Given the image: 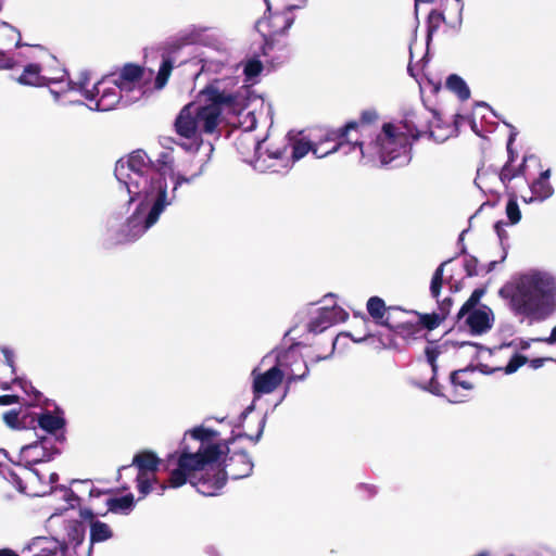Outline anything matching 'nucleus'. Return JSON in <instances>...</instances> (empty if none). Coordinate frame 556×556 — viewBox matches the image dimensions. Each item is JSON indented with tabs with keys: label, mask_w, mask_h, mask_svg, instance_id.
I'll use <instances>...</instances> for the list:
<instances>
[{
	"label": "nucleus",
	"mask_w": 556,
	"mask_h": 556,
	"mask_svg": "<svg viewBox=\"0 0 556 556\" xmlns=\"http://www.w3.org/2000/svg\"><path fill=\"white\" fill-rule=\"evenodd\" d=\"M219 435L218 431L194 427L185 432L177 454V468L169 472L166 483H160L161 493L167 486L177 489L189 482L205 496H216L227 482V472L219 466H213L220 458L222 447L211 441Z\"/></svg>",
	"instance_id": "nucleus-1"
},
{
	"label": "nucleus",
	"mask_w": 556,
	"mask_h": 556,
	"mask_svg": "<svg viewBox=\"0 0 556 556\" xmlns=\"http://www.w3.org/2000/svg\"><path fill=\"white\" fill-rule=\"evenodd\" d=\"M173 68V61L168 58L163 59L155 78L152 79L153 70L135 63H126L103 77L90 90L85 89V85L88 83L87 74H83L80 85L85 98L88 101H97V104L106 102L111 93L115 99L117 90L125 101L136 102L161 91L167 85Z\"/></svg>",
	"instance_id": "nucleus-2"
},
{
	"label": "nucleus",
	"mask_w": 556,
	"mask_h": 556,
	"mask_svg": "<svg viewBox=\"0 0 556 556\" xmlns=\"http://www.w3.org/2000/svg\"><path fill=\"white\" fill-rule=\"evenodd\" d=\"M511 311L530 324L545 320L555 309L556 282L547 273L538 270L520 275L500 290Z\"/></svg>",
	"instance_id": "nucleus-3"
},
{
	"label": "nucleus",
	"mask_w": 556,
	"mask_h": 556,
	"mask_svg": "<svg viewBox=\"0 0 556 556\" xmlns=\"http://www.w3.org/2000/svg\"><path fill=\"white\" fill-rule=\"evenodd\" d=\"M379 121V113L375 109H368L362 112L358 119L350 121L338 129L317 128L309 130L307 135L301 131L298 136L289 137L291 157L293 161H299L312 152L320 159L337 152L344 144L352 146L353 149L357 147L362 151L364 141L359 137L353 139L351 134L356 132L363 136L372 126H377Z\"/></svg>",
	"instance_id": "nucleus-4"
},
{
	"label": "nucleus",
	"mask_w": 556,
	"mask_h": 556,
	"mask_svg": "<svg viewBox=\"0 0 556 556\" xmlns=\"http://www.w3.org/2000/svg\"><path fill=\"white\" fill-rule=\"evenodd\" d=\"M224 108L182 106L174 123L176 134L193 141H202L203 136L219 138L222 126H228Z\"/></svg>",
	"instance_id": "nucleus-5"
},
{
	"label": "nucleus",
	"mask_w": 556,
	"mask_h": 556,
	"mask_svg": "<svg viewBox=\"0 0 556 556\" xmlns=\"http://www.w3.org/2000/svg\"><path fill=\"white\" fill-rule=\"evenodd\" d=\"M146 199L152 200V206L144 222L135 215L130 216L122 226L118 242H130L139 238L148 228L156 223L161 213L170 203L167 200L166 179L159 175L150 179L149 188L144 191Z\"/></svg>",
	"instance_id": "nucleus-6"
},
{
	"label": "nucleus",
	"mask_w": 556,
	"mask_h": 556,
	"mask_svg": "<svg viewBox=\"0 0 556 556\" xmlns=\"http://www.w3.org/2000/svg\"><path fill=\"white\" fill-rule=\"evenodd\" d=\"M413 140L400 123H383L376 136L374 147L382 164L405 156L410 150Z\"/></svg>",
	"instance_id": "nucleus-7"
},
{
	"label": "nucleus",
	"mask_w": 556,
	"mask_h": 556,
	"mask_svg": "<svg viewBox=\"0 0 556 556\" xmlns=\"http://www.w3.org/2000/svg\"><path fill=\"white\" fill-rule=\"evenodd\" d=\"M257 101L264 102V99L248 86L236 92L232 79H216L199 93L202 104H251Z\"/></svg>",
	"instance_id": "nucleus-8"
},
{
	"label": "nucleus",
	"mask_w": 556,
	"mask_h": 556,
	"mask_svg": "<svg viewBox=\"0 0 556 556\" xmlns=\"http://www.w3.org/2000/svg\"><path fill=\"white\" fill-rule=\"evenodd\" d=\"M162 463L163 460L155 452L151 450H141L134 455L130 465L122 466L118 471L128 469L130 466H135L137 468V489L140 493V498H143L151 493L153 484L159 482L156 472L159 471Z\"/></svg>",
	"instance_id": "nucleus-9"
},
{
	"label": "nucleus",
	"mask_w": 556,
	"mask_h": 556,
	"mask_svg": "<svg viewBox=\"0 0 556 556\" xmlns=\"http://www.w3.org/2000/svg\"><path fill=\"white\" fill-rule=\"evenodd\" d=\"M468 123L472 130H476V122L467 115L452 113L446 115L444 112L434 109L430 122L428 137L438 143L455 137L459 128Z\"/></svg>",
	"instance_id": "nucleus-10"
},
{
	"label": "nucleus",
	"mask_w": 556,
	"mask_h": 556,
	"mask_svg": "<svg viewBox=\"0 0 556 556\" xmlns=\"http://www.w3.org/2000/svg\"><path fill=\"white\" fill-rule=\"evenodd\" d=\"M148 155L142 150H136L130 153L127 163L125 164L122 160L116 162L115 165V176L116 178L124 182L128 189L129 193L139 194L141 191L139 190V181L135 180L132 177L127 175L129 178V181H127L124 177V170L125 168H129L136 176L143 179L144 182H147V178H144V173L149 168L148 163Z\"/></svg>",
	"instance_id": "nucleus-11"
},
{
	"label": "nucleus",
	"mask_w": 556,
	"mask_h": 556,
	"mask_svg": "<svg viewBox=\"0 0 556 556\" xmlns=\"http://www.w3.org/2000/svg\"><path fill=\"white\" fill-rule=\"evenodd\" d=\"M433 108L422 106L419 110L408 111L399 123L415 142L428 136Z\"/></svg>",
	"instance_id": "nucleus-12"
},
{
	"label": "nucleus",
	"mask_w": 556,
	"mask_h": 556,
	"mask_svg": "<svg viewBox=\"0 0 556 556\" xmlns=\"http://www.w3.org/2000/svg\"><path fill=\"white\" fill-rule=\"evenodd\" d=\"M389 315H387L386 327L394 334L404 340H415L420 338V325L417 321L403 319L399 315L412 314L410 311L402 309L399 306H391Z\"/></svg>",
	"instance_id": "nucleus-13"
},
{
	"label": "nucleus",
	"mask_w": 556,
	"mask_h": 556,
	"mask_svg": "<svg viewBox=\"0 0 556 556\" xmlns=\"http://www.w3.org/2000/svg\"><path fill=\"white\" fill-rule=\"evenodd\" d=\"M64 76L65 72L63 70H60L56 75H51L45 66L29 63L24 67L21 75L14 77V79L23 86L42 87L61 81Z\"/></svg>",
	"instance_id": "nucleus-14"
},
{
	"label": "nucleus",
	"mask_w": 556,
	"mask_h": 556,
	"mask_svg": "<svg viewBox=\"0 0 556 556\" xmlns=\"http://www.w3.org/2000/svg\"><path fill=\"white\" fill-rule=\"evenodd\" d=\"M252 375V388L253 393L256 396L274 392L281 384L285 378V372L280 369L279 365L273 366L265 372L260 374H256V369H254Z\"/></svg>",
	"instance_id": "nucleus-15"
},
{
	"label": "nucleus",
	"mask_w": 556,
	"mask_h": 556,
	"mask_svg": "<svg viewBox=\"0 0 556 556\" xmlns=\"http://www.w3.org/2000/svg\"><path fill=\"white\" fill-rule=\"evenodd\" d=\"M227 472V478L233 480L249 477L253 470V463L249 454L244 451L235 452L231 456L224 460V467Z\"/></svg>",
	"instance_id": "nucleus-16"
},
{
	"label": "nucleus",
	"mask_w": 556,
	"mask_h": 556,
	"mask_svg": "<svg viewBox=\"0 0 556 556\" xmlns=\"http://www.w3.org/2000/svg\"><path fill=\"white\" fill-rule=\"evenodd\" d=\"M508 152H509V159L505 163V165L502 167V170L500 173V179L505 185L510 182L514 178L521 177V176L525 177L526 179H528V177H529L528 169L530 167V164H533L535 166L540 165V159L538 156L526 155L523 157L522 163L518 167H515L513 165L514 153L509 148H508Z\"/></svg>",
	"instance_id": "nucleus-17"
},
{
	"label": "nucleus",
	"mask_w": 556,
	"mask_h": 556,
	"mask_svg": "<svg viewBox=\"0 0 556 556\" xmlns=\"http://www.w3.org/2000/svg\"><path fill=\"white\" fill-rule=\"evenodd\" d=\"M492 312L486 306L482 309L470 311L464 317V324L472 334H482L488 332L493 326Z\"/></svg>",
	"instance_id": "nucleus-18"
},
{
	"label": "nucleus",
	"mask_w": 556,
	"mask_h": 556,
	"mask_svg": "<svg viewBox=\"0 0 556 556\" xmlns=\"http://www.w3.org/2000/svg\"><path fill=\"white\" fill-rule=\"evenodd\" d=\"M294 16L291 9L281 13L270 15L268 20L257 22V28L263 31L265 27L269 28V35L276 36L285 34L293 24Z\"/></svg>",
	"instance_id": "nucleus-19"
},
{
	"label": "nucleus",
	"mask_w": 556,
	"mask_h": 556,
	"mask_svg": "<svg viewBox=\"0 0 556 556\" xmlns=\"http://www.w3.org/2000/svg\"><path fill=\"white\" fill-rule=\"evenodd\" d=\"M338 321L337 307H321L316 317L307 324V330L312 333H320Z\"/></svg>",
	"instance_id": "nucleus-20"
},
{
	"label": "nucleus",
	"mask_w": 556,
	"mask_h": 556,
	"mask_svg": "<svg viewBox=\"0 0 556 556\" xmlns=\"http://www.w3.org/2000/svg\"><path fill=\"white\" fill-rule=\"evenodd\" d=\"M248 109L249 106H238V110H233V121H228V126L242 128L245 134L254 130L257 123L255 112Z\"/></svg>",
	"instance_id": "nucleus-21"
},
{
	"label": "nucleus",
	"mask_w": 556,
	"mask_h": 556,
	"mask_svg": "<svg viewBox=\"0 0 556 556\" xmlns=\"http://www.w3.org/2000/svg\"><path fill=\"white\" fill-rule=\"evenodd\" d=\"M549 176L551 170L545 169L540 173L539 178L534 179L530 184V189L534 199L543 201L553 194V187L548 181Z\"/></svg>",
	"instance_id": "nucleus-22"
},
{
	"label": "nucleus",
	"mask_w": 556,
	"mask_h": 556,
	"mask_svg": "<svg viewBox=\"0 0 556 556\" xmlns=\"http://www.w3.org/2000/svg\"><path fill=\"white\" fill-rule=\"evenodd\" d=\"M366 307L374 321L386 327L387 315H389L391 306H386L384 301L375 295L368 299Z\"/></svg>",
	"instance_id": "nucleus-23"
},
{
	"label": "nucleus",
	"mask_w": 556,
	"mask_h": 556,
	"mask_svg": "<svg viewBox=\"0 0 556 556\" xmlns=\"http://www.w3.org/2000/svg\"><path fill=\"white\" fill-rule=\"evenodd\" d=\"M135 506V497L128 493L121 497H111L106 500L108 509L104 513H99L100 516H105L108 511L114 514H129Z\"/></svg>",
	"instance_id": "nucleus-24"
},
{
	"label": "nucleus",
	"mask_w": 556,
	"mask_h": 556,
	"mask_svg": "<svg viewBox=\"0 0 556 556\" xmlns=\"http://www.w3.org/2000/svg\"><path fill=\"white\" fill-rule=\"evenodd\" d=\"M31 415L35 417V425L37 424L48 433H55L58 430L63 429L65 426V419L61 416L53 415L51 412H45L39 415Z\"/></svg>",
	"instance_id": "nucleus-25"
},
{
	"label": "nucleus",
	"mask_w": 556,
	"mask_h": 556,
	"mask_svg": "<svg viewBox=\"0 0 556 556\" xmlns=\"http://www.w3.org/2000/svg\"><path fill=\"white\" fill-rule=\"evenodd\" d=\"M113 538V530L111 527L102 522L100 520H97L90 525V544L88 548V556L91 555L93 545L96 543H101L104 541H108Z\"/></svg>",
	"instance_id": "nucleus-26"
},
{
	"label": "nucleus",
	"mask_w": 556,
	"mask_h": 556,
	"mask_svg": "<svg viewBox=\"0 0 556 556\" xmlns=\"http://www.w3.org/2000/svg\"><path fill=\"white\" fill-rule=\"evenodd\" d=\"M462 254L465 255L464 269H465L466 275L468 277H475V276H479V275H486V274L491 273L494 269L495 265H496V262L492 261L486 266L479 267L478 258L472 256V255L466 254V249L465 248H463Z\"/></svg>",
	"instance_id": "nucleus-27"
},
{
	"label": "nucleus",
	"mask_w": 556,
	"mask_h": 556,
	"mask_svg": "<svg viewBox=\"0 0 556 556\" xmlns=\"http://www.w3.org/2000/svg\"><path fill=\"white\" fill-rule=\"evenodd\" d=\"M3 420L8 427L12 429L35 428V417L30 414H25L20 417V413L11 409L3 414Z\"/></svg>",
	"instance_id": "nucleus-28"
},
{
	"label": "nucleus",
	"mask_w": 556,
	"mask_h": 556,
	"mask_svg": "<svg viewBox=\"0 0 556 556\" xmlns=\"http://www.w3.org/2000/svg\"><path fill=\"white\" fill-rule=\"evenodd\" d=\"M445 86L447 90L456 96L460 102H465L470 98V89L467 83L458 75L452 74L446 78Z\"/></svg>",
	"instance_id": "nucleus-29"
},
{
	"label": "nucleus",
	"mask_w": 556,
	"mask_h": 556,
	"mask_svg": "<svg viewBox=\"0 0 556 556\" xmlns=\"http://www.w3.org/2000/svg\"><path fill=\"white\" fill-rule=\"evenodd\" d=\"M549 358L539 357V358H533V359L529 361L527 356L516 353L511 356V358L505 366L504 371H505V374H508V375L513 374V372L517 371L521 366H523L528 362H529L531 368L538 369V368L542 367L544 365V363Z\"/></svg>",
	"instance_id": "nucleus-30"
},
{
	"label": "nucleus",
	"mask_w": 556,
	"mask_h": 556,
	"mask_svg": "<svg viewBox=\"0 0 556 556\" xmlns=\"http://www.w3.org/2000/svg\"><path fill=\"white\" fill-rule=\"evenodd\" d=\"M260 424H261V427L255 437L247 434V433H238V434H232L230 438H228L226 440L217 442L216 441V439L218 438V435H217L211 441V443L215 444V445H219L222 447V453H220V457H222L223 455H227L229 453L230 445L233 444L240 438H248L255 442L258 441L263 433L264 420L262 419L260 421Z\"/></svg>",
	"instance_id": "nucleus-31"
},
{
	"label": "nucleus",
	"mask_w": 556,
	"mask_h": 556,
	"mask_svg": "<svg viewBox=\"0 0 556 556\" xmlns=\"http://www.w3.org/2000/svg\"><path fill=\"white\" fill-rule=\"evenodd\" d=\"M211 28L204 26H190L179 35L181 45H193L204 41V35Z\"/></svg>",
	"instance_id": "nucleus-32"
},
{
	"label": "nucleus",
	"mask_w": 556,
	"mask_h": 556,
	"mask_svg": "<svg viewBox=\"0 0 556 556\" xmlns=\"http://www.w3.org/2000/svg\"><path fill=\"white\" fill-rule=\"evenodd\" d=\"M18 31L7 22L0 21V48L17 46L20 42Z\"/></svg>",
	"instance_id": "nucleus-33"
},
{
	"label": "nucleus",
	"mask_w": 556,
	"mask_h": 556,
	"mask_svg": "<svg viewBox=\"0 0 556 556\" xmlns=\"http://www.w3.org/2000/svg\"><path fill=\"white\" fill-rule=\"evenodd\" d=\"M485 291V288H477L472 291L469 299L463 304V306L460 307L456 315L457 323H460L468 312L478 309L477 306L481 298L484 295Z\"/></svg>",
	"instance_id": "nucleus-34"
},
{
	"label": "nucleus",
	"mask_w": 556,
	"mask_h": 556,
	"mask_svg": "<svg viewBox=\"0 0 556 556\" xmlns=\"http://www.w3.org/2000/svg\"><path fill=\"white\" fill-rule=\"evenodd\" d=\"M410 313L418 317L417 324L420 325V332L422 329H427L429 331L434 330L443 321V316L438 315L435 312L430 314H422L416 311H410Z\"/></svg>",
	"instance_id": "nucleus-35"
},
{
	"label": "nucleus",
	"mask_w": 556,
	"mask_h": 556,
	"mask_svg": "<svg viewBox=\"0 0 556 556\" xmlns=\"http://www.w3.org/2000/svg\"><path fill=\"white\" fill-rule=\"evenodd\" d=\"M261 141L250 134H243L236 140V147L241 154L249 153L252 150L260 149Z\"/></svg>",
	"instance_id": "nucleus-36"
},
{
	"label": "nucleus",
	"mask_w": 556,
	"mask_h": 556,
	"mask_svg": "<svg viewBox=\"0 0 556 556\" xmlns=\"http://www.w3.org/2000/svg\"><path fill=\"white\" fill-rule=\"evenodd\" d=\"M451 261H452V258L442 262L432 275V279H431V283H430V293H431L432 298H434L437 300L439 299L441 288L443 285L444 266L447 263H450Z\"/></svg>",
	"instance_id": "nucleus-37"
},
{
	"label": "nucleus",
	"mask_w": 556,
	"mask_h": 556,
	"mask_svg": "<svg viewBox=\"0 0 556 556\" xmlns=\"http://www.w3.org/2000/svg\"><path fill=\"white\" fill-rule=\"evenodd\" d=\"M85 526L79 521H75L68 530V540L74 546H79L85 540Z\"/></svg>",
	"instance_id": "nucleus-38"
},
{
	"label": "nucleus",
	"mask_w": 556,
	"mask_h": 556,
	"mask_svg": "<svg viewBox=\"0 0 556 556\" xmlns=\"http://www.w3.org/2000/svg\"><path fill=\"white\" fill-rule=\"evenodd\" d=\"M466 372V369L454 370L450 377L451 383L454 387H459L464 390H471L473 388V383L470 380L464 378Z\"/></svg>",
	"instance_id": "nucleus-39"
},
{
	"label": "nucleus",
	"mask_w": 556,
	"mask_h": 556,
	"mask_svg": "<svg viewBox=\"0 0 556 556\" xmlns=\"http://www.w3.org/2000/svg\"><path fill=\"white\" fill-rule=\"evenodd\" d=\"M263 70V65L261 61L256 59L249 60L244 65V74L247 77V80L252 81L254 78H256Z\"/></svg>",
	"instance_id": "nucleus-40"
},
{
	"label": "nucleus",
	"mask_w": 556,
	"mask_h": 556,
	"mask_svg": "<svg viewBox=\"0 0 556 556\" xmlns=\"http://www.w3.org/2000/svg\"><path fill=\"white\" fill-rule=\"evenodd\" d=\"M506 215L510 224L515 225L521 219V212L515 198H510L506 204Z\"/></svg>",
	"instance_id": "nucleus-41"
},
{
	"label": "nucleus",
	"mask_w": 556,
	"mask_h": 556,
	"mask_svg": "<svg viewBox=\"0 0 556 556\" xmlns=\"http://www.w3.org/2000/svg\"><path fill=\"white\" fill-rule=\"evenodd\" d=\"M425 354H426V357H427V361L428 363L430 364L431 368H432V371L433 374L435 375L437 372V358L440 354V351L437 349V348H426L425 350Z\"/></svg>",
	"instance_id": "nucleus-42"
},
{
	"label": "nucleus",
	"mask_w": 556,
	"mask_h": 556,
	"mask_svg": "<svg viewBox=\"0 0 556 556\" xmlns=\"http://www.w3.org/2000/svg\"><path fill=\"white\" fill-rule=\"evenodd\" d=\"M358 492L361 498H371L377 494V488L371 484L362 483L358 485Z\"/></svg>",
	"instance_id": "nucleus-43"
},
{
	"label": "nucleus",
	"mask_w": 556,
	"mask_h": 556,
	"mask_svg": "<svg viewBox=\"0 0 556 556\" xmlns=\"http://www.w3.org/2000/svg\"><path fill=\"white\" fill-rule=\"evenodd\" d=\"M452 306H453L452 298H445L443 301L439 302L438 315H442L443 320H445L451 312Z\"/></svg>",
	"instance_id": "nucleus-44"
},
{
	"label": "nucleus",
	"mask_w": 556,
	"mask_h": 556,
	"mask_svg": "<svg viewBox=\"0 0 556 556\" xmlns=\"http://www.w3.org/2000/svg\"><path fill=\"white\" fill-rule=\"evenodd\" d=\"M285 154V150H267L265 153L260 152L257 160H278Z\"/></svg>",
	"instance_id": "nucleus-45"
},
{
	"label": "nucleus",
	"mask_w": 556,
	"mask_h": 556,
	"mask_svg": "<svg viewBox=\"0 0 556 556\" xmlns=\"http://www.w3.org/2000/svg\"><path fill=\"white\" fill-rule=\"evenodd\" d=\"M14 66L15 61L3 52H0V70H11Z\"/></svg>",
	"instance_id": "nucleus-46"
},
{
	"label": "nucleus",
	"mask_w": 556,
	"mask_h": 556,
	"mask_svg": "<svg viewBox=\"0 0 556 556\" xmlns=\"http://www.w3.org/2000/svg\"><path fill=\"white\" fill-rule=\"evenodd\" d=\"M97 515L98 514H96L91 508H81L79 510L80 518H83L84 520H88L90 525L98 520L96 519Z\"/></svg>",
	"instance_id": "nucleus-47"
},
{
	"label": "nucleus",
	"mask_w": 556,
	"mask_h": 556,
	"mask_svg": "<svg viewBox=\"0 0 556 556\" xmlns=\"http://www.w3.org/2000/svg\"><path fill=\"white\" fill-rule=\"evenodd\" d=\"M505 225H506V223H504L503 220H498L494 225V230H495L496 235L498 236L501 242H503L505 239L508 238V235H507L506 230L504 229Z\"/></svg>",
	"instance_id": "nucleus-48"
},
{
	"label": "nucleus",
	"mask_w": 556,
	"mask_h": 556,
	"mask_svg": "<svg viewBox=\"0 0 556 556\" xmlns=\"http://www.w3.org/2000/svg\"><path fill=\"white\" fill-rule=\"evenodd\" d=\"M20 401L18 395L14 394H7V395H0V405H11L16 404Z\"/></svg>",
	"instance_id": "nucleus-49"
},
{
	"label": "nucleus",
	"mask_w": 556,
	"mask_h": 556,
	"mask_svg": "<svg viewBox=\"0 0 556 556\" xmlns=\"http://www.w3.org/2000/svg\"><path fill=\"white\" fill-rule=\"evenodd\" d=\"M308 375V367L304 364V371L300 375L291 372L288 377V382L303 380Z\"/></svg>",
	"instance_id": "nucleus-50"
},
{
	"label": "nucleus",
	"mask_w": 556,
	"mask_h": 556,
	"mask_svg": "<svg viewBox=\"0 0 556 556\" xmlns=\"http://www.w3.org/2000/svg\"><path fill=\"white\" fill-rule=\"evenodd\" d=\"M66 501L74 506L75 504H80L81 498L72 490L66 493Z\"/></svg>",
	"instance_id": "nucleus-51"
},
{
	"label": "nucleus",
	"mask_w": 556,
	"mask_h": 556,
	"mask_svg": "<svg viewBox=\"0 0 556 556\" xmlns=\"http://www.w3.org/2000/svg\"><path fill=\"white\" fill-rule=\"evenodd\" d=\"M48 443H49V439L41 438L39 440V442H36L35 444H29V445L25 446L24 448L25 450L37 448L40 445L43 450H48Z\"/></svg>",
	"instance_id": "nucleus-52"
},
{
	"label": "nucleus",
	"mask_w": 556,
	"mask_h": 556,
	"mask_svg": "<svg viewBox=\"0 0 556 556\" xmlns=\"http://www.w3.org/2000/svg\"><path fill=\"white\" fill-rule=\"evenodd\" d=\"M2 352H3V355H4L7 364L10 367L14 368V359H13L14 355H13V352L10 351L9 349H3Z\"/></svg>",
	"instance_id": "nucleus-53"
},
{
	"label": "nucleus",
	"mask_w": 556,
	"mask_h": 556,
	"mask_svg": "<svg viewBox=\"0 0 556 556\" xmlns=\"http://www.w3.org/2000/svg\"><path fill=\"white\" fill-rule=\"evenodd\" d=\"M190 179L185 177V176H181V175H178L176 177V180H175V185H174V188H173V193L175 194L176 190L178 189L179 186H181L182 184H187L189 182Z\"/></svg>",
	"instance_id": "nucleus-54"
},
{
	"label": "nucleus",
	"mask_w": 556,
	"mask_h": 556,
	"mask_svg": "<svg viewBox=\"0 0 556 556\" xmlns=\"http://www.w3.org/2000/svg\"><path fill=\"white\" fill-rule=\"evenodd\" d=\"M538 341L546 342L547 344L556 343V326L552 329L551 336L545 339H538Z\"/></svg>",
	"instance_id": "nucleus-55"
},
{
	"label": "nucleus",
	"mask_w": 556,
	"mask_h": 556,
	"mask_svg": "<svg viewBox=\"0 0 556 556\" xmlns=\"http://www.w3.org/2000/svg\"><path fill=\"white\" fill-rule=\"evenodd\" d=\"M109 492H110V491H101V490H99V489L91 488V489L89 490V496H90V497H100V496H102L103 494H106V493H109Z\"/></svg>",
	"instance_id": "nucleus-56"
},
{
	"label": "nucleus",
	"mask_w": 556,
	"mask_h": 556,
	"mask_svg": "<svg viewBox=\"0 0 556 556\" xmlns=\"http://www.w3.org/2000/svg\"><path fill=\"white\" fill-rule=\"evenodd\" d=\"M0 556H18V555L10 548H2V549H0Z\"/></svg>",
	"instance_id": "nucleus-57"
},
{
	"label": "nucleus",
	"mask_w": 556,
	"mask_h": 556,
	"mask_svg": "<svg viewBox=\"0 0 556 556\" xmlns=\"http://www.w3.org/2000/svg\"><path fill=\"white\" fill-rule=\"evenodd\" d=\"M115 106H105V108H102L100 105H97V106H89L90 110L92 111H109V110H112L114 109Z\"/></svg>",
	"instance_id": "nucleus-58"
},
{
	"label": "nucleus",
	"mask_w": 556,
	"mask_h": 556,
	"mask_svg": "<svg viewBox=\"0 0 556 556\" xmlns=\"http://www.w3.org/2000/svg\"><path fill=\"white\" fill-rule=\"evenodd\" d=\"M253 410V405H250L249 407H247L240 415V418L241 419H245L248 414L251 413Z\"/></svg>",
	"instance_id": "nucleus-59"
},
{
	"label": "nucleus",
	"mask_w": 556,
	"mask_h": 556,
	"mask_svg": "<svg viewBox=\"0 0 556 556\" xmlns=\"http://www.w3.org/2000/svg\"><path fill=\"white\" fill-rule=\"evenodd\" d=\"M475 108H476V109L489 110V111H491L494 115H496V114H495V112L493 111V108H492V106H490V105H486V106H475Z\"/></svg>",
	"instance_id": "nucleus-60"
},
{
	"label": "nucleus",
	"mask_w": 556,
	"mask_h": 556,
	"mask_svg": "<svg viewBox=\"0 0 556 556\" xmlns=\"http://www.w3.org/2000/svg\"><path fill=\"white\" fill-rule=\"evenodd\" d=\"M431 392H432L433 394H437V395H439V394H440V392H439V390H438V387H434V389H432V390H431Z\"/></svg>",
	"instance_id": "nucleus-61"
},
{
	"label": "nucleus",
	"mask_w": 556,
	"mask_h": 556,
	"mask_svg": "<svg viewBox=\"0 0 556 556\" xmlns=\"http://www.w3.org/2000/svg\"><path fill=\"white\" fill-rule=\"evenodd\" d=\"M529 348V343L528 342H523L521 344V349L525 350V349H528Z\"/></svg>",
	"instance_id": "nucleus-62"
},
{
	"label": "nucleus",
	"mask_w": 556,
	"mask_h": 556,
	"mask_svg": "<svg viewBox=\"0 0 556 556\" xmlns=\"http://www.w3.org/2000/svg\"><path fill=\"white\" fill-rule=\"evenodd\" d=\"M331 146H332V143H331V142L325 143V144L323 146V149H328V148H330Z\"/></svg>",
	"instance_id": "nucleus-63"
},
{
	"label": "nucleus",
	"mask_w": 556,
	"mask_h": 556,
	"mask_svg": "<svg viewBox=\"0 0 556 556\" xmlns=\"http://www.w3.org/2000/svg\"><path fill=\"white\" fill-rule=\"evenodd\" d=\"M56 440H59V441L63 442V441L65 440L64 434H61L60 437H58V438H56Z\"/></svg>",
	"instance_id": "nucleus-64"
}]
</instances>
